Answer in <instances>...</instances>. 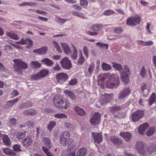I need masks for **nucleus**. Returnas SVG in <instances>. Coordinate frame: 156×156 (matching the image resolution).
Returning a JSON list of instances; mask_svg holds the SVG:
<instances>
[{
	"mask_svg": "<svg viewBox=\"0 0 156 156\" xmlns=\"http://www.w3.org/2000/svg\"><path fill=\"white\" fill-rule=\"evenodd\" d=\"M100 76L101 80H102L108 78L106 83V86L107 88H116L119 85V81L118 75L116 74L110 75V73H108L103 74Z\"/></svg>",
	"mask_w": 156,
	"mask_h": 156,
	"instance_id": "1",
	"label": "nucleus"
},
{
	"mask_svg": "<svg viewBox=\"0 0 156 156\" xmlns=\"http://www.w3.org/2000/svg\"><path fill=\"white\" fill-rule=\"evenodd\" d=\"M112 66L116 70L120 71L121 75V78L123 82L126 84L129 81V70L127 66L125 65L122 71H121L122 66L119 64L116 63H112Z\"/></svg>",
	"mask_w": 156,
	"mask_h": 156,
	"instance_id": "2",
	"label": "nucleus"
},
{
	"mask_svg": "<svg viewBox=\"0 0 156 156\" xmlns=\"http://www.w3.org/2000/svg\"><path fill=\"white\" fill-rule=\"evenodd\" d=\"M53 103L55 107L61 109L66 108L70 105L69 101L62 99L57 96L54 97Z\"/></svg>",
	"mask_w": 156,
	"mask_h": 156,
	"instance_id": "3",
	"label": "nucleus"
},
{
	"mask_svg": "<svg viewBox=\"0 0 156 156\" xmlns=\"http://www.w3.org/2000/svg\"><path fill=\"white\" fill-rule=\"evenodd\" d=\"M13 62L15 63L16 65L15 70L16 72L19 73H21L22 69H25L28 68V66L26 63L22 62L20 59H15L13 60Z\"/></svg>",
	"mask_w": 156,
	"mask_h": 156,
	"instance_id": "4",
	"label": "nucleus"
},
{
	"mask_svg": "<svg viewBox=\"0 0 156 156\" xmlns=\"http://www.w3.org/2000/svg\"><path fill=\"white\" fill-rule=\"evenodd\" d=\"M141 21V17L138 15L131 16L127 20L126 24L131 26H134L139 24Z\"/></svg>",
	"mask_w": 156,
	"mask_h": 156,
	"instance_id": "5",
	"label": "nucleus"
},
{
	"mask_svg": "<svg viewBox=\"0 0 156 156\" xmlns=\"http://www.w3.org/2000/svg\"><path fill=\"white\" fill-rule=\"evenodd\" d=\"M70 137V133L68 132H63L60 136V144L63 146H66L69 143Z\"/></svg>",
	"mask_w": 156,
	"mask_h": 156,
	"instance_id": "6",
	"label": "nucleus"
},
{
	"mask_svg": "<svg viewBox=\"0 0 156 156\" xmlns=\"http://www.w3.org/2000/svg\"><path fill=\"white\" fill-rule=\"evenodd\" d=\"M101 114L99 112H96L91 117L90 119V122L92 126H96L100 122L101 120Z\"/></svg>",
	"mask_w": 156,
	"mask_h": 156,
	"instance_id": "7",
	"label": "nucleus"
},
{
	"mask_svg": "<svg viewBox=\"0 0 156 156\" xmlns=\"http://www.w3.org/2000/svg\"><path fill=\"white\" fill-rule=\"evenodd\" d=\"M16 43L22 45L26 44L27 45L26 47L27 48H30L32 47L33 42L29 38H26L25 39L22 38L20 41L16 42Z\"/></svg>",
	"mask_w": 156,
	"mask_h": 156,
	"instance_id": "8",
	"label": "nucleus"
},
{
	"mask_svg": "<svg viewBox=\"0 0 156 156\" xmlns=\"http://www.w3.org/2000/svg\"><path fill=\"white\" fill-rule=\"evenodd\" d=\"M144 114L143 110H139L133 113L132 115L133 121L136 122L141 119Z\"/></svg>",
	"mask_w": 156,
	"mask_h": 156,
	"instance_id": "9",
	"label": "nucleus"
},
{
	"mask_svg": "<svg viewBox=\"0 0 156 156\" xmlns=\"http://www.w3.org/2000/svg\"><path fill=\"white\" fill-rule=\"evenodd\" d=\"M56 77L57 81L60 84H62L68 80L69 76L65 73H58Z\"/></svg>",
	"mask_w": 156,
	"mask_h": 156,
	"instance_id": "10",
	"label": "nucleus"
},
{
	"mask_svg": "<svg viewBox=\"0 0 156 156\" xmlns=\"http://www.w3.org/2000/svg\"><path fill=\"white\" fill-rule=\"evenodd\" d=\"M131 90L129 88H126L121 91L118 96V98L121 101H123L124 99L129 96Z\"/></svg>",
	"mask_w": 156,
	"mask_h": 156,
	"instance_id": "11",
	"label": "nucleus"
},
{
	"mask_svg": "<svg viewBox=\"0 0 156 156\" xmlns=\"http://www.w3.org/2000/svg\"><path fill=\"white\" fill-rule=\"evenodd\" d=\"M62 67L65 69H70L72 67L71 62L68 58H65L62 59L60 61Z\"/></svg>",
	"mask_w": 156,
	"mask_h": 156,
	"instance_id": "12",
	"label": "nucleus"
},
{
	"mask_svg": "<svg viewBox=\"0 0 156 156\" xmlns=\"http://www.w3.org/2000/svg\"><path fill=\"white\" fill-rule=\"evenodd\" d=\"M33 141V140L31 137L27 136L22 140L21 143L23 146L29 147L32 146Z\"/></svg>",
	"mask_w": 156,
	"mask_h": 156,
	"instance_id": "13",
	"label": "nucleus"
},
{
	"mask_svg": "<svg viewBox=\"0 0 156 156\" xmlns=\"http://www.w3.org/2000/svg\"><path fill=\"white\" fill-rule=\"evenodd\" d=\"M110 141L115 146L120 147L123 144L122 140L117 136H112L110 139Z\"/></svg>",
	"mask_w": 156,
	"mask_h": 156,
	"instance_id": "14",
	"label": "nucleus"
},
{
	"mask_svg": "<svg viewBox=\"0 0 156 156\" xmlns=\"http://www.w3.org/2000/svg\"><path fill=\"white\" fill-rule=\"evenodd\" d=\"M113 98L112 94H105L102 95L101 98V102L102 104H106L112 100Z\"/></svg>",
	"mask_w": 156,
	"mask_h": 156,
	"instance_id": "15",
	"label": "nucleus"
},
{
	"mask_svg": "<svg viewBox=\"0 0 156 156\" xmlns=\"http://www.w3.org/2000/svg\"><path fill=\"white\" fill-rule=\"evenodd\" d=\"M145 144L142 141L137 142L135 146L136 148L137 151L140 153L142 154H144L145 151L144 150V146Z\"/></svg>",
	"mask_w": 156,
	"mask_h": 156,
	"instance_id": "16",
	"label": "nucleus"
},
{
	"mask_svg": "<svg viewBox=\"0 0 156 156\" xmlns=\"http://www.w3.org/2000/svg\"><path fill=\"white\" fill-rule=\"evenodd\" d=\"M92 135L94 142L97 144H99L102 141L103 136L101 133L93 132Z\"/></svg>",
	"mask_w": 156,
	"mask_h": 156,
	"instance_id": "17",
	"label": "nucleus"
},
{
	"mask_svg": "<svg viewBox=\"0 0 156 156\" xmlns=\"http://www.w3.org/2000/svg\"><path fill=\"white\" fill-rule=\"evenodd\" d=\"M48 48L45 46H43L41 48L34 50L33 52L38 55H42L45 54L47 51Z\"/></svg>",
	"mask_w": 156,
	"mask_h": 156,
	"instance_id": "18",
	"label": "nucleus"
},
{
	"mask_svg": "<svg viewBox=\"0 0 156 156\" xmlns=\"http://www.w3.org/2000/svg\"><path fill=\"white\" fill-rule=\"evenodd\" d=\"M119 135L126 141L128 142L131 139L132 134L129 132H121Z\"/></svg>",
	"mask_w": 156,
	"mask_h": 156,
	"instance_id": "19",
	"label": "nucleus"
},
{
	"mask_svg": "<svg viewBox=\"0 0 156 156\" xmlns=\"http://www.w3.org/2000/svg\"><path fill=\"white\" fill-rule=\"evenodd\" d=\"M2 139L4 145L6 146H9L11 145V140L8 135L5 134H3Z\"/></svg>",
	"mask_w": 156,
	"mask_h": 156,
	"instance_id": "20",
	"label": "nucleus"
},
{
	"mask_svg": "<svg viewBox=\"0 0 156 156\" xmlns=\"http://www.w3.org/2000/svg\"><path fill=\"white\" fill-rule=\"evenodd\" d=\"M149 125L147 123H144L141 125L138 129V132L141 135H143L145 130L148 127Z\"/></svg>",
	"mask_w": 156,
	"mask_h": 156,
	"instance_id": "21",
	"label": "nucleus"
},
{
	"mask_svg": "<svg viewBox=\"0 0 156 156\" xmlns=\"http://www.w3.org/2000/svg\"><path fill=\"white\" fill-rule=\"evenodd\" d=\"M74 109L77 114L80 116L83 117L86 114V112L84 109L78 106L75 107Z\"/></svg>",
	"mask_w": 156,
	"mask_h": 156,
	"instance_id": "22",
	"label": "nucleus"
},
{
	"mask_svg": "<svg viewBox=\"0 0 156 156\" xmlns=\"http://www.w3.org/2000/svg\"><path fill=\"white\" fill-rule=\"evenodd\" d=\"M61 45L65 53L69 55L71 54V50L69 47L65 43H61Z\"/></svg>",
	"mask_w": 156,
	"mask_h": 156,
	"instance_id": "23",
	"label": "nucleus"
},
{
	"mask_svg": "<svg viewBox=\"0 0 156 156\" xmlns=\"http://www.w3.org/2000/svg\"><path fill=\"white\" fill-rule=\"evenodd\" d=\"M72 48H73V51L72 52L71 51V54L69 55H70L71 59L73 60H76L78 56H77V50L74 46V45L72 44Z\"/></svg>",
	"mask_w": 156,
	"mask_h": 156,
	"instance_id": "24",
	"label": "nucleus"
},
{
	"mask_svg": "<svg viewBox=\"0 0 156 156\" xmlns=\"http://www.w3.org/2000/svg\"><path fill=\"white\" fill-rule=\"evenodd\" d=\"M43 142L44 144L49 148H51L53 146L51 140L49 138L47 137L43 138Z\"/></svg>",
	"mask_w": 156,
	"mask_h": 156,
	"instance_id": "25",
	"label": "nucleus"
},
{
	"mask_svg": "<svg viewBox=\"0 0 156 156\" xmlns=\"http://www.w3.org/2000/svg\"><path fill=\"white\" fill-rule=\"evenodd\" d=\"M87 150L83 147L79 149L77 152L76 156H85L87 153Z\"/></svg>",
	"mask_w": 156,
	"mask_h": 156,
	"instance_id": "26",
	"label": "nucleus"
},
{
	"mask_svg": "<svg viewBox=\"0 0 156 156\" xmlns=\"http://www.w3.org/2000/svg\"><path fill=\"white\" fill-rule=\"evenodd\" d=\"M4 153L7 155L14 156L16 154L14 151L9 148H5L3 150Z\"/></svg>",
	"mask_w": 156,
	"mask_h": 156,
	"instance_id": "27",
	"label": "nucleus"
},
{
	"mask_svg": "<svg viewBox=\"0 0 156 156\" xmlns=\"http://www.w3.org/2000/svg\"><path fill=\"white\" fill-rule=\"evenodd\" d=\"M41 62L48 66H51L53 64V62L51 60L47 58H43L41 60Z\"/></svg>",
	"mask_w": 156,
	"mask_h": 156,
	"instance_id": "28",
	"label": "nucleus"
},
{
	"mask_svg": "<svg viewBox=\"0 0 156 156\" xmlns=\"http://www.w3.org/2000/svg\"><path fill=\"white\" fill-rule=\"evenodd\" d=\"M64 93L66 95H67L72 100H75L76 98V96L75 94L73 92L67 90H65Z\"/></svg>",
	"mask_w": 156,
	"mask_h": 156,
	"instance_id": "29",
	"label": "nucleus"
},
{
	"mask_svg": "<svg viewBox=\"0 0 156 156\" xmlns=\"http://www.w3.org/2000/svg\"><path fill=\"white\" fill-rule=\"evenodd\" d=\"M7 36L10 37L11 38L15 40H18L19 39V37L14 33L12 31L10 32H7L6 33Z\"/></svg>",
	"mask_w": 156,
	"mask_h": 156,
	"instance_id": "30",
	"label": "nucleus"
},
{
	"mask_svg": "<svg viewBox=\"0 0 156 156\" xmlns=\"http://www.w3.org/2000/svg\"><path fill=\"white\" fill-rule=\"evenodd\" d=\"M156 101V96L155 93H152L150 96L149 100V105H151L155 103Z\"/></svg>",
	"mask_w": 156,
	"mask_h": 156,
	"instance_id": "31",
	"label": "nucleus"
},
{
	"mask_svg": "<svg viewBox=\"0 0 156 156\" xmlns=\"http://www.w3.org/2000/svg\"><path fill=\"white\" fill-rule=\"evenodd\" d=\"M79 58L78 59L77 64L78 65H82L84 62V58L83 56L82 51L81 50L80 51Z\"/></svg>",
	"mask_w": 156,
	"mask_h": 156,
	"instance_id": "32",
	"label": "nucleus"
},
{
	"mask_svg": "<svg viewBox=\"0 0 156 156\" xmlns=\"http://www.w3.org/2000/svg\"><path fill=\"white\" fill-rule=\"evenodd\" d=\"M156 131V128L155 127H152L149 128L146 132V135L148 136L152 135Z\"/></svg>",
	"mask_w": 156,
	"mask_h": 156,
	"instance_id": "33",
	"label": "nucleus"
},
{
	"mask_svg": "<svg viewBox=\"0 0 156 156\" xmlns=\"http://www.w3.org/2000/svg\"><path fill=\"white\" fill-rule=\"evenodd\" d=\"M23 114L27 115H34L36 114V112L34 110L27 109L24 111Z\"/></svg>",
	"mask_w": 156,
	"mask_h": 156,
	"instance_id": "34",
	"label": "nucleus"
},
{
	"mask_svg": "<svg viewBox=\"0 0 156 156\" xmlns=\"http://www.w3.org/2000/svg\"><path fill=\"white\" fill-rule=\"evenodd\" d=\"M30 66L32 68L36 69L40 67L41 64L37 61H32L30 62Z\"/></svg>",
	"mask_w": 156,
	"mask_h": 156,
	"instance_id": "35",
	"label": "nucleus"
},
{
	"mask_svg": "<svg viewBox=\"0 0 156 156\" xmlns=\"http://www.w3.org/2000/svg\"><path fill=\"white\" fill-rule=\"evenodd\" d=\"M26 134V131L19 132L16 133V138L18 139L21 140L25 136Z\"/></svg>",
	"mask_w": 156,
	"mask_h": 156,
	"instance_id": "36",
	"label": "nucleus"
},
{
	"mask_svg": "<svg viewBox=\"0 0 156 156\" xmlns=\"http://www.w3.org/2000/svg\"><path fill=\"white\" fill-rule=\"evenodd\" d=\"M37 4L34 2H23L22 3L20 4L19 5L20 6H23L27 5L30 6H31L36 5Z\"/></svg>",
	"mask_w": 156,
	"mask_h": 156,
	"instance_id": "37",
	"label": "nucleus"
},
{
	"mask_svg": "<svg viewBox=\"0 0 156 156\" xmlns=\"http://www.w3.org/2000/svg\"><path fill=\"white\" fill-rule=\"evenodd\" d=\"M103 27L101 24H97L93 25L92 27V30L94 31H98L101 30Z\"/></svg>",
	"mask_w": 156,
	"mask_h": 156,
	"instance_id": "38",
	"label": "nucleus"
},
{
	"mask_svg": "<svg viewBox=\"0 0 156 156\" xmlns=\"http://www.w3.org/2000/svg\"><path fill=\"white\" fill-rule=\"evenodd\" d=\"M56 125V122L54 121L50 122L47 126L48 129L51 132Z\"/></svg>",
	"mask_w": 156,
	"mask_h": 156,
	"instance_id": "39",
	"label": "nucleus"
},
{
	"mask_svg": "<svg viewBox=\"0 0 156 156\" xmlns=\"http://www.w3.org/2000/svg\"><path fill=\"white\" fill-rule=\"evenodd\" d=\"M120 109L121 108L119 106H113L110 108V110L111 112L114 113L119 111Z\"/></svg>",
	"mask_w": 156,
	"mask_h": 156,
	"instance_id": "40",
	"label": "nucleus"
},
{
	"mask_svg": "<svg viewBox=\"0 0 156 156\" xmlns=\"http://www.w3.org/2000/svg\"><path fill=\"white\" fill-rule=\"evenodd\" d=\"M96 45L100 48H105L106 50L108 48V46L107 44L97 42L96 43Z\"/></svg>",
	"mask_w": 156,
	"mask_h": 156,
	"instance_id": "41",
	"label": "nucleus"
},
{
	"mask_svg": "<svg viewBox=\"0 0 156 156\" xmlns=\"http://www.w3.org/2000/svg\"><path fill=\"white\" fill-rule=\"evenodd\" d=\"M12 148L16 152H20L22 151V147L20 144H16L13 146Z\"/></svg>",
	"mask_w": 156,
	"mask_h": 156,
	"instance_id": "42",
	"label": "nucleus"
},
{
	"mask_svg": "<svg viewBox=\"0 0 156 156\" xmlns=\"http://www.w3.org/2000/svg\"><path fill=\"white\" fill-rule=\"evenodd\" d=\"M102 67L104 70H109L111 69V66L105 62H103L102 64Z\"/></svg>",
	"mask_w": 156,
	"mask_h": 156,
	"instance_id": "43",
	"label": "nucleus"
},
{
	"mask_svg": "<svg viewBox=\"0 0 156 156\" xmlns=\"http://www.w3.org/2000/svg\"><path fill=\"white\" fill-rule=\"evenodd\" d=\"M53 43V45L56 48L57 51L59 52H62V50L58 43L55 41H54Z\"/></svg>",
	"mask_w": 156,
	"mask_h": 156,
	"instance_id": "44",
	"label": "nucleus"
},
{
	"mask_svg": "<svg viewBox=\"0 0 156 156\" xmlns=\"http://www.w3.org/2000/svg\"><path fill=\"white\" fill-rule=\"evenodd\" d=\"M53 43V45L56 48L57 51L59 52H62V50L58 43L55 41H54Z\"/></svg>",
	"mask_w": 156,
	"mask_h": 156,
	"instance_id": "45",
	"label": "nucleus"
},
{
	"mask_svg": "<svg viewBox=\"0 0 156 156\" xmlns=\"http://www.w3.org/2000/svg\"><path fill=\"white\" fill-rule=\"evenodd\" d=\"M42 149L47 156H53V154L50 152L48 149L46 147H43Z\"/></svg>",
	"mask_w": 156,
	"mask_h": 156,
	"instance_id": "46",
	"label": "nucleus"
},
{
	"mask_svg": "<svg viewBox=\"0 0 156 156\" xmlns=\"http://www.w3.org/2000/svg\"><path fill=\"white\" fill-rule=\"evenodd\" d=\"M54 117L55 118L60 119L67 118V116L63 113L55 114V115Z\"/></svg>",
	"mask_w": 156,
	"mask_h": 156,
	"instance_id": "47",
	"label": "nucleus"
},
{
	"mask_svg": "<svg viewBox=\"0 0 156 156\" xmlns=\"http://www.w3.org/2000/svg\"><path fill=\"white\" fill-rule=\"evenodd\" d=\"M9 121V124L11 126H14L16 125L17 119L13 117L10 119Z\"/></svg>",
	"mask_w": 156,
	"mask_h": 156,
	"instance_id": "48",
	"label": "nucleus"
},
{
	"mask_svg": "<svg viewBox=\"0 0 156 156\" xmlns=\"http://www.w3.org/2000/svg\"><path fill=\"white\" fill-rule=\"evenodd\" d=\"M72 14L73 15L75 16H77L79 17L82 19H85V17L83 16V14L81 13L76 12L73 11L72 12Z\"/></svg>",
	"mask_w": 156,
	"mask_h": 156,
	"instance_id": "49",
	"label": "nucleus"
},
{
	"mask_svg": "<svg viewBox=\"0 0 156 156\" xmlns=\"http://www.w3.org/2000/svg\"><path fill=\"white\" fill-rule=\"evenodd\" d=\"M148 151L150 153L156 151V144H153L148 147Z\"/></svg>",
	"mask_w": 156,
	"mask_h": 156,
	"instance_id": "50",
	"label": "nucleus"
},
{
	"mask_svg": "<svg viewBox=\"0 0 156 156\" xmlns=\"http://www.w3.org/2000/svg\"><path fill=\"white\" fill-rule=\"evenodd\" d=\"M38 73L41 78L47 75L48 74V72L46 70H43L41 71Z\"/></svg>",
	"mask_w": 156,
	"mask_h": 156,
	"instance_id": "51",
	"label": "nucleus"
},
{
	"mask_svg": "<svg viewBox=\"0 0 156 156\" xmlns=\"http://www.w3.org/2000/svg\"><path fill=\"white\" fill-rule=\"evenodd\" d=\"M41 78L40 76V75L38 73L32 75L31 76V78L32 80H37Z\"/></svg>",
	"mask_w": 156,
	"mask_h": 156,
	"instance_id": "52",
	"label": "nucleus"
},
{
	"mask_svg": "<svg viewBox=\"0 0 156 156\" xmlns=\"http://www.w3.org/2000/svg\"><path fill=\"white\" fill-rule=\"evenodd\" d=\"M115 13L114 11L110 9L106 10L104 11L103 14L106 16H110Z\"/></svg>",
	"mask_w": 156,
	"mask_h": 156,
	"instance_id": "53",
	"label": "nucleus"
},
{
	"mask_svg": "<svg viewBox=\"0 0 156 156\" xmlns=\"http://www.w3.org/2000/svg\"><path fill=\"white\" fill-rule=\"evenodd\" d=\"M83 51L84 55L85 57L87 58L89 56L88 48L86 46H84L83 48Z\"/></svg>",
	"mask_w": 156,
	"mask_h": 156,
	"instance_id": "54",
	"label": "nucleus"
},
{
	"mask_svg": "<svg viewBox=\"0 0 156 156\" xmlns=\"http://www.w3.org/2000/svg\"><path fill=\"white\" fill-rule=\"evenodd\" d=\"M146 71L145 69V67L144 66H143L141 70L140 74L142 77L144 78L145 75Z\"/></svg>",
	"mask_w": 156,
	"mask_h": 156,
	"instance_id": "55",
	"label": "nucleus"
},
{
	"mask_svg": "<svg viewBox=\"0 0 156 156\" xmlns=\"http://www.w3.org/2000/svg\"><path fill=\"white\" fill-rule=\"evenodd\" d=\"M80 4L81 6L85 8L87 5L88 2L86 0H81L80 1Z\"/></svg>",
	"mask_w": 156,
	"mask_h": 156,
	"instance_id": "56",
	"label": "nucleus"
},
{
	"mask_svg": "<svg viewBox=\"0 0 156 156\" xmlns=\"http://www.w3.org/2000/svg\"><path fill=\"white\" fill-rule=\"evenodd\" d=\"M94 63L91 64L90 65L88 68V71L90 74H91L92 72L94 69Z\"/></svg>",
	"mask_w": 156,
	"mask_h": 156,
	"instance_id": "57",
	"label": "nucleus"
},
{
	"mask_svg": "<svg viewBox=\"0 0 156 156\" xmlns=\"http://www.w3.org/2000/svg\"><path fill=\"white\" fill-rule=\"evenodd\" d=\"M25 126L29 128L33 127L34 126V123L33 122L28 121L25 123Z\"/></svg>",
	"mask_w": 156,
	"mask_h": 156,
	"instance_id": "58",
	"label": "nucleus"
},
{
	"mask_svg": "<svg viewBox=\"0 0 156 156\" xmlns=\"http://www.w3.org/2000/svg\"><path fill=\"white\" fill-rule=\"evenodd\" d=\"M114 32L115 33L120 34L122 32L121 27H117L114 30Z\"/></svg>",
	"mask_w": 156,
	"mask_h": 156,
	"instance_id": "59",
	"label": "nucleus"
},
{
	"mask_svg": "<svg viewBox=\"0 0 156 156\" xmlns=\"http://www.w3.org/2000/svg\"><path fill=\"white\" fill-rule=\"evenodd\" d=\"M77 82V80L75 79H73L71 80L69 82V84L71 85H73L76 84Z\"/></svg>",
	"mask_w": 156,
	"mask_h": 156,
	"instance_id": "60",
	"label": "nucleus"
},
{
	"mask_svg": "<svg viewBox=\"0 0 156 156\" xmlns=\"http://www.w3.org/2000/svg\"><path fill=\"white\" fill-rule=\"evenodd\" d=\"M139 45H142L144 46H146V42L138 40L136 42Z\"/></svg>",
	"mask_w": 156,
	"mask_h": 156,
	"instance_id": "61",
	"label": "nucleus"
},
{
	"mask_svg": "<svg viewBox=\"0 0 156 156\" xmlns=\"http://www.w3.org/2000/svg\"><path fill=\"white\" fill-rule=\"evenodd\" d=\"M67 20L61 19L60 18H59L57 20V22L58 23L62 24H63Z\"/></svg>",
	"mask_w": 156,
	"mask_h": 156,
	"instance_id": "62",
	"label": "nucleus"
},
{
	"mask_svg": "<svg viewBox=\"0 0 156 156\" xmlns=\"http://www.w3.org/2000/svg\"><path fill=\"white\" fill-rule=\"evenodd\" d=\"M151 23L148 22L147 23V26L146 27V29L148 33L150 34H151V32L150 30V27L151 26Z\"/></svg>",
	"mask_w": 156,
	"mask_h": 156,
	"instance_id": "63",
	"label": "nucleus"
},
{
	"mask_svg": "<svg viewBox=\"0 0 156 156\" xmlns=\"http://www.w3.org/2000/svg\"><path fill=\"white\" fill-rule=\"evenodd\" d=\"M69 151V153H68L67 156H75V153L73 150L70 149Z\"/></svg>",
	"mask_w": 156,
	"mask_h": 156,
	"instance_id": "64",
	"label": "nucleus"
}]
</instances>
